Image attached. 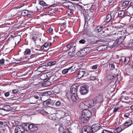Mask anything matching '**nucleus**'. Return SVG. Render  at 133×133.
Returning <instances> with one entry per match:
<instances>
[{
    "instance_id": "obj_1",
    "label": "nucleus",
    "mask_w": 133,
    "mask_h": 133,
    "mask_svg": "<svg viewBox=\"0 0 133 133\" xmlns=\"http://www.w3.org/2000/svg\"><path fill=\"white\" fill-rule=\"evenodd\" d=\"M112 16H111V14H109L107 15L106 16V18L105 19L104 21L103 22H109L111 21L112 23H113V22L114 20H116L115 19V15L114 14Z\"/></svg>"
},
{
    "instance_id": "obj_2",
    "label": "nucleus",
    "mask_w": 133,
    "mask_h": 133,
    "mask_svg": "<svg viewBox=\"0 0 133 133\" xmlns=\"http://www.w3.org/2000/svg\"><path fill=\"white\" fill-rule=\"evenodd\" d=\"M101 128L100 125L98 123L93 124L91 128V131L95 132Z\"/></svg>"
},
{
    "instance_id": "obj_3",
    "label": "nucleus",
    "mask_w": 133,
    "mask_h": 133,
    "mask_svg": "<svg viewBox=\"0 0 133 133\" xmlns=\"http://www.w3.org/2000/svg\"><path fill=\"white\" fill-rule=\"evenodd\" d=\"M38 128L34 123H31L29 125V130L32 132H34L38 130Z\"/></svg>"
},
{
    "instance_id": "obj_4",
    "label": "nucleus",
    "mask_w": 133,
    "mask_h": 133,
    "mask_svg": "<svg viewBox=\"0 0 133 133\" xmlns=\"http://www.w3.org/2000/svg\"><path fill=\"white\" fill-rule=\"evenodd\" d=\"M114 14L115 16L116 15H117L118 17L122 18L124 17L126 15L125 11L123 9V10H120L118 12H114Z\"/></svg>"
},
{
    "instance_id": "obj_5",
    "label": "nucleus",
    "mask_w": 133,
    "mask_h": 133,
    "mask_svg": "<svg viewBox=\"0 0 133 133\" xmlns=\"http://www.w3.org/2000/svg\"><path fill=\"white\" fill-rule=\"evenodd\" d=\"M102 101V98L101 96L98 95L96 97H95L92 100L93 102V105H95L97 103H100Z\"/></svg>"
},
{
    "instance_id": "obj_6",
    "label": "nucleus",
    "mask_w": 133,
    "mask_h": 133,
    "mask_svg": "<svg viewBox=\"0 0 133 133\" xmlns=\"http://www.w3.org/2000/svg\"><path fill=\"white\" fill-rule=\"evenodd\" d=\"M78 85V84H75L71 87L70 90L72 94H77Z\"/></svg>"
},
{
    "instance_id": "obj_7",
    "label": "nucleus",
    "mask_w": 133,
    "mask_h": 133,
    "mask_svg": "<svg viewBox=\"0 0 133 133\" xmlns=\"http://www.w3.org/2000/svg\"><path fill=\"white\" fill-rule=\"evenodd\" d=\"M67 47L69 48L70 50L73 51L75 53L76 49V44L71 43H70L67 46Z\"/></svg>"
},
{
    "instance_id": "obj_8",
    "label": "nucleus",
    "mask_w": 133,
    "mask_h": 133,
    "mask_svg": "<svg viewBox=\"0 0 133 133\" xmlns=\"http://www.w3.org/2000/svg\"><path fill=\"white\" fill-rule=\"evenodd\" d=\"M87 88L85 86H82L80 87V92L82 95H85L88 93Z\"/></svg>"
},
{
    "instance_id": "obj_9",
    "label": "nucleus",
    "mask_w": 133,
    "mask_h": 133,
    "mask_svg": "<svg viewBox=\"0 0 133 133\" xmlns=\"http://www.w3.org/2000/svg\"><path fill=\"white\" fill-rule=\"evenodd\" d=\"M30 38L33 41L35 42L36 45L37 46H41L40 44H41L40 41L41 39L40 40L39 43H38L37 42H36V41H37V36L35 35H31L30 36Z\"/></svg>"
},
{
    "instance_id": "obj_10",
    "label": "nucleus",
    "mask_w": 133,
    "mask_h": 133,
    "mask_svg": "<svg viewBox=\"0 0 133 133\" xmlns=\"http://www.w3.org/2000/svg\"><path fill=\"white\" fill-rule=\"evenodd\" d=\"M88 102L84 101L81 102L79 105V107L83 110L88 108Z\"/></svg>"
},
{
    "instance_id": "obj_11",
    "label": "nucleus",
    "mask_w": 133,
    "mask_h": 133,
    "mask_svg": "<svg viewBox=\"0 0 133 133\" xmlns=\"http://www.w3.org/2000/svg\"><path fill=\"white\" fill-rule=\"evenodd\" d=\"M71 98L72 101V102L74 104H76L78 103V99L77 94H73L71 96Z\"/></svg>"
},
{
    "instance_id": "obj_12",
    "label": "nucleus",
    "mask_w": 133,
    "mask_h": 133,
    "mask_svg": "<svg viewBox=\"0 0 133 133\" xmlns=\"http://www.w3.org/2000/svg\"><path fill=\"white\" fill-rule=\"evenodd\" d=\"M82 114L83 115V116H85L89 119L90 117H91L92 116L91 112L88 110H83Z\"/></svg>"
},
{
    "instance_id": "obj_13",
    "label": "nucleus",
    "mask_w": 133,
    "mask_h": 133,
    "mask_svg": "<svg viewBox=\"0 0 133 133\" xmlns=\"http://www.w3.org/2000/svg\"><path fill=\"white\" fill-rule=\"evenodd\" d=\"M24 132V130L21 125H18L16 126L15 130V133H22Z\"/></svg>"
},
{
    "instance_id": "obj_14",
    "label": "nucleus",
    "mask_w": 133,
    "mask_h": 133,
    "mask_svg": "<svg viewBox=\"0 0 133 133\" xmlns=\"http://www.w3.org/2000/svg\"><path fill=\"white\" fill-rule=\"evenodd\" d=\"M10 37L11 38H14V40L15 41V44H16V43L18 44L21 39V37L19 35H17L14 36H13L12 35H11Z\"/></svg>"
},
{
    "instance_id": "obj_15",
    "label": "nucleus",
    "mask_w": 133,
    "mask_h": 133,
    "mask_svg": "<svg viewBox=\"0 0 133 133\" xmlns=\"http://www.w3.org/2000/svg\"><path fill=\"white\" fill-rule=\"evenodd\" d=\"M129 3V2L128 1H125L122 4H119V9H124L126 8L127 6L128 5Z\"/></svg>"
},
{
    "instance_id": "obj_16",
    "label": "nucleus",
    "mask_w": 133,
    "mask_h": 133,
    "mask_svg": "<svg viewBox=\"0 0 133 133\" xmlns=\"http://www.w3.org/2000/svg\"><path fill=\"white\" fill-rule=\"evenodd\" d=\"M82 133H94L93 132L90 131L87 126H85L83 127L82 129Z\"/></svg>"
},
{
    "instance_id": "obj_17",
    "label": "nucleus",
    "mask_w": 133,
    "mask_h": 133,
    "mask_svg": "<svg viewBox=\"0 0 133 133\" xmlns=\"http://www.w3.org/2000/svg\"><path fill=\"white\" fill-rule=\"evenodd\" d=\"M82 114L81 117H80L81 122V123H86L89 119Z\"/></svg>"
},
{
    "instance_id": "obj_18",
    "label": "nucleus",
    "mask_w": 133,
    "mask_h": 133,
    "mask_svg": "<svg viewBox=\"0 0 133 133\" xmlns=\"http://www.w3.org/2000/svg\"><path fill=\"white\" fill-rule=\"evenodd\" d=\"M40 96L38 94L37 95L36 94H35L33 96L30 97V99L31 100H32L33 99H35L33 101L34 103H32L34 104L37 101V100H36V99H39V97Z\"/></svg>"
},
{
    "instance_id": "obj_19",
    "label": "nucleus",
    "mask_w": 133,
    "mask_h": 133,
    "mask_svg": "<svg viewBox=\"0 0 133 133\" xmlns=\"http://www.w3.org/2000/svg\"><path fill=\"white\" fill-rule=\"evenodd\" d=\"M70 3L69 2L64 3V4H67V5L66 6L68 7V10L67 11V13L68 15H71L73 14L72 10L71 9V7L69 5H68V4Z\"/></svg>"
},
{
    "instance_id": "obj_20",
    "label": "nucleus",
    "mask_w": 133,
    "mask_h": 133,
    "mask_svg": "<svg viewBox=\"0 0 133 133\" xmlns=\"http://www.w3.org/2000/svg\"><path fill=\"white\" fill-rule=\"evenodd\" d=\"M29 123H24L22 125H21L22 129L24 130V131H28L29 130Z\"/></svg>"
},
{
    "instance_id": "obj_21",
    "label": "nucleus",
    "mask_w": 133,
    "mask_h": 133,
    "mask_svg": "<svg viewBox=\"0 0 133 133\" xmlns=\"http://www.w3.org/2000/svg\"><path fill=\"white\" fill-rule=\"evenodd\" d=\"M21 15L23 16H27L28 17H30L31 15V14H29L28 11L26 10H24L22 11Z\"/></svg>"
},
{
    "instance_id": "obj_22",
    "label": "nucleus",
    "mask_w": 133,
    "mask_h": 133,
    "mask_svg": "<svg viewBox=\"0 0 133 133\" xmlns=\"http://www.w3.org/2000/svg\"><path fill=\"white\" fill-rule=\"evenodd\" d=\"M97 38L95 36L92 37L91 38V43L92 44H96L100 41L97 40Z\"/></svg>"
},
{
    "instance_id": "obj_23",
    "label": "nucleus",
    "mask_w": 133,
    "mask_h": 133,
    "mask_svg": "<svg viewBox=\"0 0 133 133\" xmlns=\"http://www.w3.org/2000/svg\"><path fill=\"white\" fill-rule=\"evenodd\" d=\"M107 49L106 45H101L98 47L97 50L99 51H104L107 50Z\"/></svg>"
},
{
    "instance_id": "obj_24",
    "label": "nucleus",
    "mask_w": 133,
    "mask_h": 133,
    "mask_svg": "<svg viewBox=\"0 0 133 133\" xmlns=\"http://www.w3.org/2000/svg\"><path fill=\"white\" fill-rule=\"evenodd\" d=\"M51 99H49L46 101H44L43 104L45 106H49L51 105Z\"/></svg>"
},
{
    "instance_id": "obj_25",
    "label": "nucleus",
    "mask_w": 133,
    "mask_h": 133,
    "mask_svg": "<svg viewBox=\"0 0 133 133\" xmlns=\"http://www.w3.org/2000/svg\"><path fill=\"white\" fill-rule=\"evenodd\" d=\"M52 94V92L50 91H48L45 92L41 93V96H48L51 95Z\"/></svg>"
},
{
    "instance_id": "obj_26",
    "label": "nucleus",
    "mask_w": 133,
    "mask_h": 133,
    "mask_svg": "<svg viewBox=\"0 0 133 133\" xmlns=\"http://www.w3.org/2000/svg\"><path fill=\"white\" fill-rule=\"evenodd\" d=\"M85 74V72L84 71H79L77 74V77L78 78H80L82 77L85 76H84Z\"/></svg>"
},
{
    "instance_id": "obj_27",
    "label": "nucleus",
    "mask_w": 133,
    "mask_h": 133,
    "mask_svg": "<svg viewBox=\"0 0 133 133\" xmlns=\"http://www.w3.org/2000/svg\"><path fill=\"white\" fill-rule=\"evenodd\" d=\"M3 109L4 111H10L11 109V107L8 105H4L3 108Z\"/></svg>"
},
{
    "instance_id": "obj_28",
    "label": "nucleus",
    "mask_w": 133,
    "mask_h": 133,
    "mask_svg": "<svg viewBox=\"0 0 133 133\" xmlns=\"http://www.w3.org/2000/svg\"><path fill=\"white\" fill-rule=\"evenodd\" d=\"M103 27L102 26H98L96 27L94 30V31L96 32H99L103 30Z\"/></svg>"
},
{
    "instance_id": "obj_29",
    "label": "nucleus",
    "mask_w": 133,
    "mask_h": 133,
    "mask_svg": "<svg viewBox=\"0 0 133 133\" xmlns=\"http://www.w3.org/2000/svg\"><path fill=\"white\" fill-rule=\"evenodd\" d=\"M132 121L130 119L125 122L124 123V125L125 126H129L132 124Z\"/></svg>"
},
{
    "instance_id": "obj_30",
    "label": "nucleus",
    "mask_w": 133,
    "mask_h": 133,
    "mask_svg": "<svg viewBox=\"0 0 133 133\" xmlns=\"http://www.w3.org/2000/svg\"><path fill=\"white\" fill-rule=\"evenodd\" d=\"M46 66L45 65L41 66L38 68V69H37V71L39 72H42L43 71H44V70H40V69H45L46 68Z\"/></svg>"
},
{
    "instance_id": "obj_31",
    "label": "nucleus",
    "mask_w": 133,
    "mask_h": 133,
    "mask_svg": "<svg viewBox=\"0 0 133 133\" xmlns=\"http://www.w3.org/2000/svg\"><path fill=\"white\" fill-rule=\"evenodd\" d=\"M124 63L125 65H127L129 62L130 61V58L129 57H124Z\"/></svg>"
},
{
    "instance_id": "obj_32",
    "label": "nucleus",
    "mask_w": 133,
    "mask_h": 133,
    "mask_svg": "<svg viewBox=\"0 0 133 133\" xmlns=\"http://www.w3.org/2000/svg\"><path fill=\"white\" fill-rule=\"evenodd\" d=\"M47 76V75L45 74H43L40 75V78L41 79L44 80L46 79V77Z\"/></svg>"
},
{
    "instance_id": "obj_33",
    "label": "nucleus",
    "mask_w": 133,
    "mask_h": 133,
    "mask_svg": "<svg viewBox=\"0 0 133 133\" xmlns=\"http://www.w3.org/2000/svg\"><path fill=\"white\" fill-rule=\"evenodd\" d=\"M74 53H75L73 52V51H71L69 50L68 52V57L69 58L73 56Z\"/></svg>"
},
{
    "instance_id": "obj_34",
    "label": "nucleus",
    "mask_w": 133,
    "mask_h": 133,
    "mask_svg": "<svg viewBox=\"0 0 133 133\" xmlns=\"http://www.w3.org/2000/svg\"><path fill=\"white\" fill-rule=\"evenodd\" d=\"M56 63V61L49 62L48 63L47 65L48 66H51L55 64Z\"/></svg>"
},
{
    "instance_id": "obj_35",
    "label": "nucleus",
    "mask_w": 133,
    "mask_h": 133,
    "mask_svg": "<svg viewBox=\"0 0 133 133\" xmlns=\"http://www.w3.org/2000/svg\"><path fill=\"white\" fill-rule=\"evenodd\" d=\"M39 4L43 6H49L48 5H47L46 3L43 0L39 1Z\"/></svg>"
},
{
    "instance_id": "obj_36",
    "label": "nucleus",
    "mask_w": 133,
    "mask_h": 133,
    "mask_svg": "<svg viewBox=\"0 0 133 133\" xmlns=\"http://www.w3.org/2000/svg\"><path fill=\"white\" fill-rule=\"evenodd\" d=\"M31 51L30 49H26L24 52V55H29L30 54Z\"/></svg>"
},
{
    "instance_id": "obj_37",
    "label": "nucleus",
    "mask_w": 133,
    "mask_h": 133,
    "mask_svg": "<svg viewBox=\"0 0 133 133\" xmlns=\"http://www.w3.org/2000/svg\"><path fill=\"white\" fill-rule=\"evenodd\" d=\"M121 32H122V31H118L116 32H114L113 34L115 35H116L117 34V36L119 37V38H121V37H122V36H121Z\"/></svg>"
},
{
    "instance_id": "obj_38",
    "label": "nucleus",
    "mask_w": 133,
    "mask_h": 133,
    "mask_svg": "<svg viewBox=\"0 0 133 133\" xmlns=\"http://www.w3.org/2000/svg\"><path fill=\"white\" fill-rule=\"evenodd\" d=\"M115 68V65L113 63H110L109 64V68L111 70H113Z\"/></svg>"
},
{
    "instance_id": "obj_39",
    "label": "nucleus",
    "mask_w": 133,
    "mask_h": 133,
    "mask_svg": "<svg viewBox=\"0 0 133 133\" xmlns=\"http://www.w3.org/2000/svg\"><path fill=\"white\" fill-rule=\"evenodd\" d=\"M45 47V50H48L49 48V42H46L44 44Z\"/></svg>"
},
{
    "instance_id": "obj_40",
    "label": "nucleus",
    "mask_w": 133,
    "mask_h": 133,
    "mask_svg": "<svg viewBox=\"0 0 133 133\" xmlns=\"http://www.w3.org/2000/svg\"><path fill=\"white\" fill-rule=\"evenodd\" d=\"M75 66L72 65L71 67L67 69H68V72H70L74 69H75Z\"/></svg>"
},
{
    "instance_id": "obj_41",
    "label": "nucleus",
    "mask_w": 133,
    "mask_h": 133,
    "mask_svg": "<svg viewBox=\"0 0 133 133\" xmlns=\"http://www.w3.org/2000/svg\"><path fill=\"white\" fill-rule=\"evenodd\" d=\"M124 56H122L121 57V59H119V64H120L121 65H122L123 63V61H124Z\"/></svg>"
},
{
    "instance_id": "obj_42",
    "label": "nucleus",
    "mask_w": 133,
    "mask_h": 133,
    "mask_svg": "<svg viewBox=\"0 0 133 133\" xmlns=\"http://www.w3.org/2000/svg\"><path fill=\"white\" fill-rule=\"evenodd\" d=\"M117 40L118 39H116V41L114 42L112 46L113 48L114 46L116 47H117L119 45V44L117 42Z\"/></svg>"
},
{
    "instance_id": "obj_43",
    "label": "nucleus",
    "mask_w": 133,
    "mask_h": 133,
    "mask_svg": "<svg viewBox=\"0 0 133 133\" xmlns=\"http://www.w3.org/2000/svg\"><path fill=\"white\" fill-rule=\"evenodd\" d=\"M5 124V122L3 121H0V127L2 128L4 127Z\"/></svg>"
},
{
    "instance_id": "obj_44",
    "label": "nucleus",
    "mask_w": 133,
    "mask_h": 133,
    "mask_svg": "<svg viewBox=\"0 0 133 133\" xmlns=\"http://www.w3.org/2000/svg\"><path fill=\"white\" fill-rule=\"evenodd\" d=\"M90 79L91 80H97L96 77L92 75H91L90 77Z\"/></svg>"
},
{
    "instance_id": "obj_45",
    "label": "nucleus",
    "mask_w": 133,
    "mask_h": 133,
    "mask_svg": "<svg viewBox=\"0 0 133 133\" xmlns=\"http://www.w3.org/2000/svg\"><path fill=\"white\" fill-rule=\"evenodd\" d=\"M117 39L118 40L117 42L119 45L123 41V40L121 38H118V39Z\"/></svg>"
},
{
    "instance_id": "obj_46",
    "label": "nucleus",
    "mask_w": 133,
    "mask_h": 133,
    "mask_svg": "<svg viewBox=\"0 0 133 133\" xmlns=\"http://www.w3.org/2000/svg\"><path fill=\"white\" fill-rule=\"evenodd\" d=\"M68 72V70L67 69H64L62 71V73L63 74H65Z\"/></svg>"
},
{
    "instance_id": "obj_47",
    "label": "nucleus",
    "mask_w": 133,
    "mask_h": 133,
    "mask_svg": "<svg viewBox=\"0 0 133 133\" xmlns=\"http://www.w3.org/2000/svg\"><path fill=\"white\" fill-rule=\"evenodd\" d=\"M30 59L29 58H24L23 59H21V61L22 62H26L29 61Z\"/></svg>"
},
{
    "instance_id": "obj_48",
    "label": "nucleus",
    "mask_w": 133,
    "mask_h": 133,
    "mask_svg": "<svg viewBox=\"0 0 133 133\" xmlns=\"http://www.w3.org/2000/svg\"><path fill=\"white\" fill-rule=\"evenodd\" d=\"M5 60L3 58L0 60V64H1V65H3L4 63Z\"/></svg>"
},
{
    "instance_id": "obj_49",
    "label": "nucleus",
    "mask_w": 133,
    "mask_h": 133,
    "mask_svg": "<svg viewBox=\"0 0 133 133\" xmlns=\"http://www.w3.org/2000/svg\"><path fill=\"white\" fill-rule=\"evenodd\" d=\"M125 11L126 13H125V14H126V15H127L128 16H129L130 15H132V14L131 13L129 12L128 11H127V10H125Z\"/></svg>"
},
{
    "instance_id": "obj_50",
    "label": "nucleus",
    "mask_w": 133,
    "mask_h": 133,
    "mask_svg": "<svg viewBox=\"0 0 133 133\" xmlns=\"http://www.w3.org/2000/svg\"><path fill=\"white\" fill-rule=\"evenodd\" d=\"M93 103L91 104L89 103L88 102V105H87V107L88 108H89L91 107L92 106L94 105H93Z\"/></svg>"
},
{
    "instance_id": "obj_51",
    "label": "nucleus",
    "mask_w": 133,
    "mask_h": 133,
    "mask_svg": "<svg viewBox=\"0 0 133 133\" xmlns=\"http://www.w3.org/2000/svg\"><path fill=\"white\" fill-rule=\"evenodd\" d=\"M118 73L117 71H116L115 72L112 76V77L114 78H115L116 77L118 76Z\"/></svg>"
},
{
    "instance_id": "obj_52",
    "label": "nucleus",
    "mask_w": 133,
    "mask_h": 133,
    "mask_svg": "<svg viewBox=\"0 0 133 133\" xmlns=\"http://www.w3.org/2000/svg\"><path fill=\"white\" fill-rule=\"evenodd\" d=\"M61 104V102L59 101H58L56 102L55 103V105L56 106L58 107Z\"/></svg>"
},
{
    "instance_id": "obj_53",
    "label": "nucleus",
    "mask_w": 133,
    "mask_h": 133,
    "mask_svg": "<svg viewBox=\"0 0 133 133\" xmlns=\"http://www.w3.org/2000/svg\"><path fill=\"white\" fill-rule=\"evenodd\" d=\"M18 89H15L12 90V93L14 94H16L18 92Z\"/></svg>"
},
{
    "instance_id": "obj_54",
    "label": "nucleus",
    "mask_w": 133,
    "mask_h": 133,
    "mask_svg": "<svg viewBox=\"0 0 133 133\" xmlns=\"http://www.w3.org/2000/svg\"><path fill=\"white\" fill-rule=\"evenodd\" d=\"M98 66L97 65H94L91 67L92 69H96L97 68Z\"/></svg>"
},
{
    "instance_id": "obj_55",
    "label": "nucleus",
    "mask_w": 133,
    "mask_h": 133,
    "mask_svg": "<svg viewBox=\"0 0 133 133\" xmlns=\"http://www.w3.org/2000/svg\"><path fill=\"white\" fill-rule=\"evenodd\" d=\"M4 110L2 108L1 109H0V115H3L4 114Z\"/></svg>"
},
{
    "instance_id": "obj_56",
    "label": "nucleus",
    "mask_w": 133,
    "mask_h": 133,
    "mask_svg": "<svg viewBox=\"0 0 133 133\" xmlns=\"http://www.w3.org/2000/svg\"><path fill=\"white\" fill-rule=\"evenodd\" d=\"M79 43L81 44H84L85 42V40L83 39H81L79 41Z\"/></svg>"
},
{
    "instance_id": "obj_57",
    "label": "nucleus",
    "mask_w": 133,
    "mask_h": 133,
    "mask_svg": "<svg viewBox=\"0 0 133 133\" xmlns=\"http://www.w3.org/2000/svg\"><path fill=\"white\" fill-rule=\"evenodd\" d=\"M4 36L3 35H0V41H3L4 39Z\"/></svg>"
},
{
    "instance_id": "obj_58",
    "label": "nucleus",
    "mask_w": 133,
    "mask_h": 133,
    "mask_svg": "<svg viewBox=\"0 0 133 133\" xmlns=\"http://www.w3.org/2000/svg\"><path fill=\"white\" fill-rule=\"evenodd\" d=\"M130 115V114L129 113H126L124 114V116L125 117L128 118Z\"/></svg>"
},
{
    "instance_id": "obj_59",
    "label": "nucleus",
    "mask_w": 133,
    "mask_h": 133,
    "mask_svg": "<svg viewBox=\"0 0 133 133\" xmlns=\"http://www.w3.org/2000/svg\"><path fill=\"white\" fill-rule=\"evenodd\" d=\"M116 129L117 130L118 132V133L121 132L122 131V129L121 128H119V127L116 128Z\"/></svg>"
},
{
    "instance_id": "obj_60",
    "label": "nucleus",
    "mask_w": 133,
    "mask_h": 133,
    "mask_svg": "<svg viewBox=\"0 0 133 133\" xmlns=\"http://www.w3.org/2000/svg\"><path fill=\"white\" fill-rule=\"evenodd\" d=\"M10 95L9 92H5L4 94V95L6 97H8Z\"/></svg>"
},
{
    "instance_id": "obj_61",
    "label": "nucleus",
    "mask_w": 133,
    "mask_h": 133,
    "mask_svg": "<svg viewBox=\"0 0 133 133\" xmlns=\"http://www.w3.org/2000/svg\"><path fill=\"white\" fill-rule=\"evenodd\" d=\"M118 109H119V108H117V107H115L114 109V110L113 111V112H117V110H118Z\"/></svg>"
},
{
    "instance_id": "obj_62",
    "label": "nucleus",
    "mask_w": 133,
    "mask_h": 133,
    "mask_svg": "<svg viewBox=\"0 0 133 133\" xmlns=\"http://www.w3.org/2000/svg\"><path fill=\"white\" fill-rule=\"evenodd\" d=\"M41 113L42 114H44L45 113H46V111H44V110H42L40 111Z\"/></svg>"
},
{
    "instance_id": "obj_63",
    "label": "nucleus",
    "mask_w": 133,
    "mask_h": 133,
    "mask_svg": "<svg viewBox=\"0 0 133 133\" xmlns=\"http://www.w3.org/2000/svg\"><path fill=\"white\" fill-rule=\"evenodd\" d=\"M53 31V29L51 28H50L47 30V32L50 33Z\"/></svg>"
},
{
    "instance_id": "obj_64",
    "label": "nucleus",
    "mask_w": 133,
    "mask_h": 133,
    "mask_svg": "<svg viewBox=\"0 0 133 133\" xmlns=\"http://www.w3.org/2000/svg\"><path fill=\"white\" fill-rule=\"evenodd\" d=\"M105 131H104L106 133H113L111 131H109L108 130H104Z\"/></svg>"
}]
</instances>
